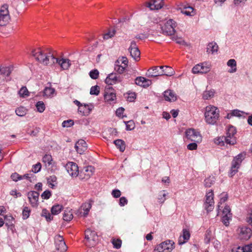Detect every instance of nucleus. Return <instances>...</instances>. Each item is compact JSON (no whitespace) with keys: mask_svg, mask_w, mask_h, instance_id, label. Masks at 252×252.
<instances>
[{"mask_svg":"<svg viewBox=\"0 0 252 252\" xmlns=\"http://www.w3.org/2000/svg\"><path fill=\"white\" fill-rule=\"evenodd\" d=\"M32 55L37 61L44 65H52L58 63L63 69L65 70L67 69L71 65L69 60L59 59L55 57L51 53L45 52L39 48L32 50Z\"/></svg>","mask_w":252,"mask_h":252,"instance_id":"1","label":"nucleus"},{"mask_svg":"<svg viewBox=\"0 0 252 252\" xmlns=\"http://www.w3.org/2000/svg\"><path fill=\"white\" fill-rule=\"evenodd\" d=\"M205 120L209 125H214L219 118V110L214 106L209 105L206 107L204 114Z\"/></svg>","mask_w":252,"mask_h":252,"instance_id":"2","label":"nucleus"},{"mask_svg":"<svg viewBox=\"0 0 252 252\" xmlns=\"http://www.w3.org/2000/svg\"><path fill=\"white\" fill-rule=\"evenodd\" d=\"M86 244L89 247H92L96 245L98 241V237L96 233L90 229L85 231Z\"/></svg>","mask_w":252,"mask_h":252,"instance_id":"3","label":"nucleus"},{"mask_svg":"<svg viewBox=\"0 0 252 252\" xmlns=\"http://www.w3.org/2000/svg\"><path fill=\"white\" fill-rule=\"evenodd\" d=\"M177 26L176 22L173 19L168 20L164 25L161 27L162 33L166 35H172L175 32V28Z\"/></svg>","mask_w":252,"mask_h":252,"instance_id":"4","label":"nucleus"},{"mask_svg":"<svg viewBox=\"0 0 252 252\" xmlns=\"http://www.w3.org/2000/svg\"><path fill=\"white\" fill-rule=\"evenodd\" d=\"M174 243L171 240H166L157 245L154 252H171L174 248Z\"/></svg>","mask_w":252,"mask_h":252,"instance_id":"5","label":"nucleus"},{"mask_svg":"<svg viewBox=\"0 0 252 252\" xmlns=\"http://www.w3.org/2000/svg\"><path fill=\"white\" fill-rule=\"evenodd\" d=\"M13 67L12 66H0V85L10 80L9 75L13 71Z\"/></svg>","mask_w":252,"mask_h":252,"instance_id":"6","label":"nucleus"},{"mask_svg":"<svg viewBox=\"0 0 252 252\" xmlns=\"http://www.w3.org/2000/svg\"><path fill=\"white\" fill-rule=\"evenodd\" d=\"M187 138L191 141L200 143L202 141V137L200 132L194 128H189L186 131Z\"/></svg>","mask_w":252,"mask_h":252,"instance_id":"7","label":"nucleus"},{"mask_svg":"<svg viewBox=\"0 0 252 252\" xmlns=\"http://www.w3.org/2000/svg\"><path fill=\"white\" fill-rule=\"evenodd\" d=\"M244 159V156L242 154L238 155L233 158L231 163V167L229 173L231 177L238 172V169L239 168L242 161Z\"/></svg>","mask_w":252,"mask_h":252,"instance_id":"8","label":"nucleus"},{"mask_svg":"<svg viewBox=\"0 0 252 252\" xmlns=\"http://www.w3.org/2000/svg\"><path fill=\"white\" fill-rule=\"evenodd\" d=\"M204 208L209 212L212 211L214 208V193L212 190L207 193L205 202L204 204Z\"/></svg>","mask_w":252,"mask_h":252,"instance_id":"9","label":"nucleus"},{"mask_svg":"<svg viewBox=\"0 0 252 252\" xmlns=\"http://www.w3.org/2000/svg\"><path fill=\"white\" fill-rule=\"evenodd\" d=\"M215 143L220 146H224L225 144L233 145L236 143V138H227L224 136L218 137L214 140Z\"/></svg>","mask_w":252,"mask_h":252,"instance_id":"10","label":"nucleus"},{"mask_svg":"<svg viewBox=\"0 0 252 252\" xmlns=\"http://www.w3.org/2000/svg\"><path fill=\"white\" fill-rule=\"evenodd\" d=\"M56 249L60 252H64L67 250V246L62 236L60 235L55 237Z\"/></svg>","mask_w":252,"mask_h":252,"instance_id":"11","label":"nucleus"},{"mask_svg":"<svg viewBox=\"0 0 252 252\" xmlns=\"http://www.w3.org/2000/svg\"><path fill=\"white\" fill-rule=\"evenodd\" d=\"M65 168L68 174L72 177H76L79 174L78 166L76 163L73 162L67 163Z\"/></svg>","mask_w":252,"mask_h":252,"instance_id":"12","label":"nucleus"},{"mask_svg":"<svg viewBox=\"0 0 252 252\" xmlns=\"http://www.w3.org/2000/svg\"><path fill=\"white\" fill-rule=\"evenodd\" d=\"M237 231L241 239L248 240L251 236V229L246 226L239 227Z\"/></svg>","mask_w":252,"mask_h":252,"instance_id":"13","label":"nucleus"},{"mask_svg":"<svg viewBox=\"0 0 252 252\" xmlns=\"http://www.w3.org/2000/svg\"><path fill=\"white\" fill-rule=\"evenodd\" d=\"M104 99L106 101L109 102L110 104L114 102L116 100V93L114 92V90L111 87L109 86L108 88H106L104 94Z\"/></svg>","mask_w":252,"mask_h":252,"instance_id":"14","label":"nucleus"},{"mask_svg":"<svg viewBox=\"0 0 252 252\" xmlns=\"http://www.w3.org/2000/svg\"><path fill=\"white\" fill-rule=\"evenodd\" d=\"M122 79L120 76H117L115 73H110L105 79V83L108 85H112L117 83H120Z\"/></svg>","mask_w":252,"mask_h":252,"instance_id":"15","label":"nucleus"},{"mask_svg":"<svg viewBox=\"0 0 252 252\" xmlns=\"http://www.w3.org/2000/svg\"><path fill=\"white\" fill-rule=\"evenodd\" d=\"M94 168L92 166L85 167L80 173V177L85 180L89 179L93 174Z\"/></svg>","mask_w":252,"mask_h":252,"instance_id":"16","label":"nucleus"},{"mask_svg":"<svg viewBox=\"0 0 252 252\" xmlns=\"http://www.w3.org/2000/svg\"><path fill=\"white\" fill-rule=\"evenodd\" d=\"M163 72L161 71L160 66H154L149 69L146 73V76L149 77H155L162 76Z\"/></svg>","mask_w":252,"mask_h":252,"instance_id":"17","label":"nucleus"},{"mask_svg":"<svg viewBox=\"0 0 252 252\" xmlns=\"http://www.w3.org/2000/svg\"><path fill=\"white\" fill-rule=\"evenodd\" d=\"M210 71V67L204 65V63L198 64L192 69V72L194 74L206 73Z\"/></svg>","mask_w":252,"mask_h":252,"instance_id":"18","label":"nucleus"},{"mask_svg":"<svg viewBox=\"0 0 252 252\" xmlns=\"http://www.w3.org/2000/svg\"><path fill=\"white\" fill-rule=\"evenodd\" d=\"M75 148L78 153L82 154L87 149V143L84 140L80 139L76 142Z\"/></svg>","mask_w":252,"mask_h":252,"instance_id":"19","label":"nucleus"},{"mask_svg":"<svg viewBox=\"0 0 252 252\" xmlns=\"http://www.w3.org/2000/svg\"><path fill=\"white\" fill-rule=\"evenodd\" d=\"M39 193L36 191H31L28 194L29 201L33 207L36 206L39 197Z\"/></svg>","mask_w":252,"mask_h":252,"instance_id":"20","label":"nucleus"},{"mask_svg":"<svg viewBox=\"0 0 252 252\" xmlns=\"http://www.w3.org/2000/svg\"><path fill=\"white\" fill-rule=\"evenodd\" d=\"M136 85L143 87H147L151 84V81L143 77H137L135 80Z\"/></svg>","mask_w":252,"mask_h":252,"instance_id":"21","label":"nucleus"},{"mask_svg":"<svg viewBox=\"0 0 252 252\" xmlns=\"http://www.w3.org/2000/svg\"><path fill=\"white\" fill-rule=\"evenodd\" d=\"M164 97L165 100L168 101H175L177 99L176 95L170 90L164 92Z\"/></svg>","mask_w":252,"mask_h":252,"instance_id":"22","label":"nucleus"},{"mask_svg":"<svg viewBox=\"0 0 252 252\" xmlns=\"http://www.w3.org/2000/svg\"><path fill=\"white\" fill-rule=\"evenodd\" d=\"M161 71L163 72L162 75L171 76L174 73L173 69L169 66H160Z\"/></svg>","mask_w":252,"mask_h":252,"instance_id":"23","label":"nucleus"},{"mask_svg":"<svg viewBox=\"0 0 252 252\" xmlns=\"http://www.w3.org/2000/svg\"><path fill=\"white\" fill-rule=\"evenodd\" d=\"M190 238V233L189 231L186 229H184L182 237H180L179 239L178 243L179 245H182L186 243Z\"/></svg>","mask_w":252,"mask_h":252,"instance_id":"24","label":"nucleus"},{"mask_svg":"<svg viewBox=\"0 0 252 252\" xmlns=\"http://www.w3.org/2000/svg\"><path fill=\"white\" fill-rule=\"evenodd\" d=\"M232 252H252V244L244 247H238L236 249H232Z\"/></svg>","mask_w":252,"mask_h":252,"instance_id":"25","label":"nucleus"},{"mask_svg":"<svg viewBox=\"0 0 252 252\" xmlns=\"http://www.w3.org/2000/svg\"><path fill=\"white\" fill-rule=\"evenodd\" d=\"M10 20V15L0 14V26L3 27L7 25Z\"/></svg>","mask_w":252,"mask_h":252,"instance_id":"26","label":"nucleus"},{"mask_svg":"<svg viewBox=\"0 0 252 252\" xmlns=\"http://www.w3.org/2000/svg\"><path fill=\"white\" fill-rule=\"evenodd\" d=\"M181 13L187 16H193L195 14L193 8L189 6H185L182 8L181 9Z\"/></svg>","mask_w":252,"mask_h":252,"instance_id":"27","label":"nucleus"},{"mask_svg":"<svg viewBox=\"0 0 252 252\" xmlns=\"http://www.w3.org/2000/svg\"><path fill=\"white\" fill-rule=\"evenodd\" d=\"M42 162L46 167H49L53 164L52 157L50 155L46 154L42 158Z\"/></svg>","mask_w":252,"mask_h":252,"instance_id":"28","label":"nucleus"},{"mask_svg":"<svg viewBox=\"0 0 252 252\" xmlns=\"http://www.w3.org/2000/svg\"><path fill=\"white\" fill-rule=\"evenodd\" d=\"M218 46L216 43H210L208 44L207 47V52L214 54L218 51Z\"/></svg>","mask_w":252,"mask_h":252,"instance_id":"29","label":"nucleus"},{"mask_svg":"<svg viewBox=\"0 0 252 252\" xmlns=\"http://www.w3.org/2000/svg\"><path fill=\"white\" fill-rule=\"evenodd\" d=\"M114 143L119 150L123 152L125 151L126 148V145L125 142L121 139H117L114 141Z\"/></svg>","mask_w":252,"mask_h":252,"instance_id":"30","label":"nucleus"},{"mask_svg":"<svg viewBox=\"0 0 252 252\" xmlns=\"http://www.w3.org/2000/svg\"><path fill=\"white\" fill-rule=\"evenodd\" d=\"M227 65L228 66L231 67L230 69L229 70L228 72L230 73H234L237 70L236 67V62L234 59H230L228 60L227 63Z\"/></svg>","mask_w":252,"mask_h":252,"instance_id":"31","label":"nucleus"},{"mask_svg":"<svg viewBox=\"0 0 252 252\" xmlns=\"http://www.w3.org/2000/svg\"><path fill=\"white\" fill-rule=\"evenodd\" d=\"M73 219V214L71 209H67L64 210L63 214V219L65 221H70Z\"/></svg>","mask_w":252,"mask_h":252,"instance_id":"32","label":"nucleus"},{"mask_svg":"<svg viewBox=\"0 0 252 252\" xmlns=\"http://www.w3.org/2000/svg\"><path fill=\"white\" fill-rule=\"evenodd\" d=\"M130 56L135 61H138L140 59V52L139 49H132L129 50Z\"/></svg>","mask_w":252,"mask_h":252,"instance_id":"33","label":"nucleus"},{"mask_svg":"<svg viewBox=\"0 0 252 252\" xmlns=\"http://www.w3.org/2000/svg\"><path fill=\"white\" fill-rule=\"evenodd\" d=\"M91 208V203H84L81 206L80 213L82 214V210H83L84 211V212L83 213V216L84 217H86L88 215V213H89Z\"/></svg>","mask_w":252,"mask_h":252,"instance_id":"34","label":"nucleus"},{"mask_svg":"<svg viewBox=\"0 0 252 252\" xmlns=\"http://www.w3.org/2000/svg\"><path fill=\"white\" fill-rule=\"evenodd\" d=\"M236 133V130L235 127L233 126H230L227 129L226 135L225 137L227 138H231L232 137L233 138H235L234 135H235Z\"/></svg>","mask_w":252,"mask_h":252,"instance_id":"35","label":"nucleus"},{"mask_svg":"<svg viewBox=\"0 0 252 252\" xmlns=\"http://www.w3.org/2000/svg\"><path fill=\"white\" fill-rule=\"evenodd\" d=\"M63 206L62 205L57 204L54 205L51 208L52 215H56L59 214L62 211Z\"/></svg>","mask_w":252,"mask_h":252,"instance_id":"36","label":"nucleus"},{"mask_svg":"<svg viewBox=\"0 0 252 252\" xmlns=\"http://www.w3.org/2000/svg\"><path fill=\"white\" fill-rule=\"evenodd\" d=\"M48 183L49 184V186L52 188L54 189L55 187L57 185V177L55 176H51L48 179Z\"/></svg>","mask_w":252,"mask_h":252,"instance_id":"37","label":"nucleus"},{"mask_svg":"<svg viewBox=\"0 0 252 252\" xmlns=\"http://www.w3.org/2000/svg\"><path fill=\"white\" fill-rule=\"evenodd\" d=\"M242 114H245V113L239 110L236 109L233 110L230 114H228L227 117L228 119H230L232 116L241 117L242 116Z\"/></svg>","mask_w":252,"mask_h":252,"instance_id":"38","label":"nucleus"},{"mask_svg":"<svg viewBox=\"0 0 252 252\" xmlns=\"http://www.w3.org/2000/svg\"><path fill=\"white\" fill-rule=\"evenodd\" d=\"M27 112V109L24 107H20L15 110L16 115L19 116L23 117L25 116Z\"/></svg>","mask_w":252,"mask_h":252,"instance_id":"39","label":"nucleus"},{"mask_svg":"<svg viewBox=\"0 0 252 252\" xmlns=\"http://www.w3.org/2000/svg\"><path fill=\"white\" fill-rule=\"evenodd\" d=\"M18 94L22 97H26L29 95V92L26 87H22L19 90Z\"/></svg>","mask_w":252,"mask_h":252,"instance_id":"40","label":"nucleus"},{"mask_svg":"<svg viewBox=\"0 0 252 252\" xmlns=\"http://www.w3.org/2000/svg\"><path fill=\"white\" fill-rule=\"evenodd\" d=\"M116 63L119 64V63L123 65L124 67H126L128 63L127 59L125 57H122L121 58H119L116 61Z\"/></svg>","mask_w":252,"mask_h":252,"instance_id":"41","label":"nucleus"},{"mask_svg":"<svg viewBox=\"0 0 252 252\" xmlns=\"http://www.w3.org/2000/svg\"><path fill=\"white\" fill-rule=\"evenodd\" d=\"M214 90L205 91L203 94V98L204 99H209L212 98L214 95Z\"/></svg>","mask_w":252,"mask_h":252,"instance_id":"42","label":"nucleus"},{"mask_svg":"<svg viewBox=\"0 0 252 252\" xmlns=\"http://www.w3.org/2000/svg\"><path fill=\"white\" fill-rule=\"evenodd\" d=\"M126 68V67H124V66L123 65H121L120 63L118 64L117 63H116V62H115L114 69L118 73L122 74L124 73Z\"/></svg>","mask_w":252,"mask_h":252,"instance_id":"43","label":"nucleus"},{"mask_svg":"<svg viewBox=\"0 0 252 252\" xmlns=\"http://www.w3.org/2000/svg\"><path fill=\"white\" fill-rule=\"evenodd\" d=\"M0 14H3L5 15H10L8 10V5L4 4L2 5L0 9Z\"/></svg>","mask_w":252,"mask_h":252,"instance_id":"44","label":"nucleus"},{"mask_svg":"<svg viewBox=\"0 0 252 252\" xmlns=\"http://www.w3.org/2000/svg\"><path fill=\"white\" fill-rule=\"evenodd\" d=\"M214 177L210 176L204 180V185L206 187H210L214 184Z\"/></svg>","mask_w":252,"mask_h":252,"instance_id":"45","label":"nucleus"},{"mask_svg":"<svg viewBox=\"0 0 252 252\" xmlns=\"http://www.w3.org/2000/svg\"><path fill=\"white\" fill-rule=\"evenodd\" d=\"M41 216L44 217L47 221H51L53 220V217L46 209H43L42 211Z\"/></svg>","mask_w":252,"mask_h":252,"instance_id":"46","label":"nucleus"},{"mask_svg":"<svg viewBox=\"0 0 252 252\" xmlns=\"http://www.w3.org/2000/svg\"><path fill=\"white\" fill-rule=\"evenodd\" d=\"M5 223L8 226H12L13 225V221L14 219L11 216H4Z\"/></svg>","mask_w":252,"mask_h":252,"instance_id":"47","label":"nucleus"},{"mask_svg":"<svg viewBox=\"0 0 252 252\" xmlns=\"http://www.w3.org/2000/svg\"><path fill=\"white\" fill-rule=\"evenodd\" d=\"M55 90L52 87H46L44 90V93L45 95L50 96L54 94Z\"/></svg>","mask_w":252,"mask_h":252,"instance_id":"48","label":"nucleus"},{"mask_svg":"<svg viewBox=\"0 0 252 252\" xmlns=\"http://www.w3.org/2000/svg\"><path fill=\"white\" fill-rule=\"evenodd\" d=\"M166 194L165 192V190L161 191L158 197V202L161 204L163 203L166 200Z\"/></svg>","mask_w":252,"mask_h":252,"instance_id":"49","label":"nucleus"},{"mask_svg":"<svg viewBox=\"0 0 252 252\" xmlns=\"http://www.w3.org/2000/svg\"><path fill=\"white\" fill-rule=\"evenodd\" d=\"M116 30H113L112 31H109L108 32L106 33L103 35V38L104 39L107 40L110 38L113 37L115 33H116Z\"/></svg>","mask_w":252,"mask_h":252,"instance_id":"50","label":"nucleus"},{"mask_svg":"<svg viewBox=\"0 0 252 252\" xmlns=\"http://www.w3.org/2000/svg\"><path fill=\"white\" fill-rule=\"evenodd\" d=\"M36 107L37 109V111L40 113L43 112L45 108L44 103L41 101H39L37 102L36 104Z\"/></svg>","mask_w":252,"mask_h":252,"instance_id":"51","label":"nucleus"},{"mask_svg":"<svg viewBox=\"0 0 252 252\" xmlns=\"http://www.w3.org/2000/svg\"><path fill=\"white\" fill-rule=\"evenodd\" d=\"M30 209L28 207H25L22 212L23 219L25 220L28 219L30 216Z\"/></svg>","mask_w":252,"mask_h":252,"instance_id":"52","label":"nucleus"},{"mask_svg":"<svg viewBox=\"0 0 252 252\" xmlns=\"http://www.w3.org/2000/svg\"><path fill=\"white\" fill-rule=\"evenodd\" d=\"M89 75L92 79H96L99 76V71L96 69L92 70L90 72Z\"/></svg>","mask_w":252,"mask_h":252,"instance_id":"53","label":"nucleus"},{"mask_svg":"<svg viewBox=\"0 0 252 252\" xmlns=\"http://www.w3.org/2000/svg\"><path fill=\"white\" fill-rule=\"evenodd\" d=\"M126 125V129L127 130H131L134 128L135 124L133 121L125 122Z\"/></svg>","mask_w":252,"mask_h":252,"instance_id":"54","label":"nucleus"},{"mask_svg":"<svg viewBox=\"0 0 252 252\" xmlns=\"http://www.w3.org/2000/svg\"><path fill=\"white\" fill-rule=\"evenodd\" d=\"M99 93V87L96 85L91 87L90 94L97 95Z\"/></svg>","mask_w":252,"mask_h":252,"instance_id":"55","label":"nucleus"},{"mask_svg":"<svg viewBox=\"0 0 252 252\" xmlns=\"http://www.w3.org/2000/svg\"><path fill=\"white\" fill-rule=\"evenodd\" d=\"M232 216H228L224 215L222 217V221L225 226H228L229 223V220L231 219Z\"/></svg>","mask_w":252,"mask_h":252,"instance_id":"56","label":"nucleus"},{"mask_svg":"<svg viewBox=\"0 0 252 252\" xmlns=\"http://www.w3.org/2000/svg\"><path fill=\"white\" fill-rule=\"evenodd\" d=\"M112 244L113 245L114 248L117 249H119L121 247L122 241L120 239H113L112 241Z\"/></svg>","mask_w":252,"mask_h":252,"instance_id":"57","label":"nucleus"},{"mask_svg":"<svg viewBox=\"0 0 252 252\" xmlns=\"http://www.w3.org/2000/svg\"><path fill=\"white\" fill-rule=\"evenodd\" d=\"M11 178L15 182L23 179V176L17 173H14L11 175Z\"/></svg>","mask_w":252,"mask_h":252,"instance_id":"58","label":"nucleus"},{"mask_svg":"<svg viewBox=\"0 0 252 252\" xmlns=\"http://www.w3.org/2000/svg\"><path fill=\"white\" fill-rule=\"evenodd\" d=\"M74 103L78 106V112L81 113L82 115H85L87 112H85L84 110H82V104L77 100H74Z\"/></svg>","mask_w":252,"mask_h":252,"instance_id":"59","label":"nucleus"},{"mask_svg":"<svg viewBox=\"0 0 252 252\" xmlns=\"http://www.w3.org/2000/svg\"><path fill=\"white\" fill-rule=\"evenodd\" d=\"M41 168V164L40 162H38L37 163L32 166V171L35 173H36L40 171Z\"/></svg>","mask_w":252,"mask_h":252,"instance_id":"60","label":"nucleus"},{"mask_svg":"<svg viewBox=\"0 0 252 252\" xmlns=\"http://www.w3.org/2000/svg\"><path fill=\"white\" fill-rule=\"evenodd\" d=\"M74 125V122L72 120L64 121L62 123V126L64 127H68Z\"/></svg>","mask_w":252,"mask_h":252,"instance_id":"61","label":"nucleus"},{"mask_svg":"<svg viewBox=\"0 0 252 252\" xmlns=\"http://www.w3.org/2000/svg\"><path fill=\"white\" fill-rule=\"evenodd\" d=\"M172 39L179 44L183 45L185 43V41L182 39V38L180 37L173 36Z\"/></svg>","mask_w":252,"mask_h":252,"instance_id":"62","label":"nucleus"},{"mask_svg":"<svg viewBox=\"0 0 252 252\" xmlns=\"http://www.w3.org/2000/svg\"><path fill=\"white\" fill-rule=\"evenodd\" d=\"M51 195V191L49 190H46L41 194V197L44 199H49Z\"/></svg>","mask_w":252,"mask_h":252,"instance_id":"63","label":"nucleus"},{"mask_svg":"<svg viewBox=\"0 0 252 252\" xmlns=\"http://www.w3.org/2000/svg\"><path fill=\"white\" fill-rule=\"evenodd\" d=\"M128 203V200L125 197H121L119 199V205L120 206L123 207L126 205Z\"/></svg>","mask_w":252,"mask_h":252,"instance_id":"64","label":"nucleus"}]
</instances>
